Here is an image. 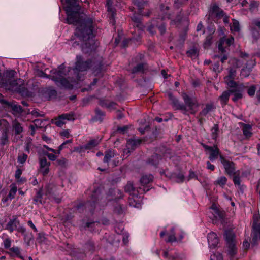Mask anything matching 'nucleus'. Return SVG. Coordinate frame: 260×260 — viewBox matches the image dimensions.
<instances>
[{"label": "nucleus", "instance_id": "obj_1", "mask_svg": "<svg viewBox=\"0 0 260 260\" xmlns=\"http://www.w3.org/2000/svg\"><path fill=\"white\" fill-rule=\"evenodd\" d=\"M64 6L67 14V22L77 25L75 33L79 41L83 42L82 50L86 48L95 49L93 30L94 25L93 19L88 17L84 13H80V7L76 0H60Z\"/></svg>", "mask_w": 260, "mask_h": 260}, {"label": "nucleus", "instance_id": "obj_2", "mask_svg": "<svg viewBox=\"0 0 260 260\" xmlns=\"http://www.w3.org/2000/svg\"><path fill=\"white\" fill-rule=\"evenodd\" d=\"M168 96L173 105L176 109L181 110L184 114H194L198 110L199 104L194 97L189 96L186 93H182V97L184 102L183 104L180 103L171 93H168Z\"/></svg>", "mask_w": 260, "mask_h": 260}, {"label": "nucleus", "instance_id": "obj_3", "mask_svg": "<svg viewBox=\"0 0 260 260\" xmlns=\"http://www.w3.org/2000/svg\"><path fill=\"white\" fill-rule=\"evenodd\" d=\"M71 70V69L70 67L66 69L64 67L63 64H62L59 66L58 70L53 69L51 70L50 76L52 77V80L58 86L66 88H71L73 86V84L71 83L73 81H69L64 78V76L67 75L66 72H70Z\"/></svg>", "mask_w": 260, "mask_h": 260}, {"label": "nucleus", "instance_id": "obj_4", "mask_svg": "<svg viewBox=\"0 0 260 260\" xmlns=\"http://www.w3.org/2000/svg\"><path fill=\"white\" fill-rule=\"evenodd\" d=\"M92 199L93 200V203H90V205L92 207L94 206L96 207L99 206H104L106 204V199L108 201L116 200L122 198V194L121 191L118 189H111L109 191L108 193L105 198L100 197L98 195V191L96 190L92 194Z\"/></svg>", "mask_w": 260, "mask_h": 260}, {"label": "nucleus", "instance_id": "obj_5", "mask_svg": "<svg viewBox=\"0 0 260 260\" xmlns=\"http://www.w3.org/2000/svg\"><path fill=\"white\" fill-rule=\"evenodd\" d=\"M16 72L14 70H11L7 73V79L4 81L2 86L6 89L14 91L20 92L22 89V86L24 85V81L21 79L14 80L13 77Z\"/></svg>", "mask_w": 260, "mask_h": 260}, {"label": "nucleus", "instance_id": "obj_6", "mask_svg": "<svg viewBox=\"0 0 260 260\" xmlns=\"http://www.w3.org/2000/svg\"><path fill=\"white\" fill-rule=\"evenodd\" d=\"M224 237L228 245L229 254L233 256L237 252L235 236L232 231L227 230L225 232Z\"/></svg>", "mask_w": 260, "mask_h": 260}, {"label": "nucleus", "instance_id": "obj_7", "mask_svg": "<svg viewBox=\"0 0 260 260\" xmlns=\"http://www.w3.org/2000/svg\"><path fill=\"white\" fill-rule=\"evenodd\" d=\"M77 61L75 64L73 71L76 74V77L78 79H80L79 76V72H83L87 70L92 65L91 61H83L81 56H77Z\"/></svg>", "mask_w": 260, "mask_h": 260}, {"label": "nucleus", "instance_id": "obj_8", "mask_svg": "<svg viewBox=\"0 0 260 260\" xmlns=\"http://www.w3.org/2000/svg\"><path fill=\"white\" fill-rule=\"evenodd\" d=\"M230 88L231 94H233L232 100L234 102H236L242 98V92L245 88L242 84H237L235 86Z\"/></svg>", "mask_w": 260, "mask_h": 260}, {"label": "nucleus", "instance_id": "obj_9", "mask_svg": "<svg viewBox=\"0 0 260 260\" xmlns=\"http://www.w3.org/2000/svg\"><path fill=\"white\" fill-rule=\"evenodd\" d=\"M234 39L233 37L226 38L225 36L221 38L219 41L218 48L221 53L226 51V49L234 43Z\"/></svg>", "mask_w": 260, "mask_h": 260}, {"label": "nucleus", "instance_id": "obj_10", "mask_svg": "<svg viewBox=\"0 0 260 260\" xmlns=\"http://www.w3.org/2000/svg\"><path fill=\"white\" fill-rule=\"evenodd\" d=\"M204 148L206 151H208L209 154V158L212 161H214L217 159L218 156H222L220 155V151L217 145H214L213 146H209L206 145H203Z\"/></svg>", "mask_w": 260, "mask_h": 260}, {"label": "nucleus", "instance_id": "obj_11", "mask_svg": "<svg viewBox=\"0 0 260 260\" xmlns=\"http://www.w3.org/2000/svg\"><path fill=\"white\" fill-rule=\"evenodd\" d=\"M74 120V114L72 113H66L60 115L58 118L54 119V124L61 127L66 123V120Z\"/></svg>", "mask_w": 260, "mask_h": 260}, {"label": "nucleus", "instance_id": "obj_12", "mask_svg": "<svg viewBox=\"0 0 260 260\" xmlns=\"http://www.w3.org/2000/svg\"><path fill=\"white\" fill-rule=\"evenodd\" d=\"M220 161L224 166L225 172L229 175L235 173V169L234 164L233 162L227 160L223 156H220Z\"/></svg>", "mask_w": 260, "mask_h": 260}, {"label": "nucleus", "instance_id": "obj_13", "mask_svg": "<svg viewBox=\"0 0 260 260\" xmlns=\"http://www.w3.org/2000/svg\"><path fill=\"white\" fill-rule=\"evenodd\" d=\"M211 213L214 217L218 220H223L225 217V212L219 209L215 204H213L210 207Z\"/></svg>", "mask_w": 260, "mask_h": 260}, {"label": "nucleus", "instance_id": "obj_14", "mask_svg": "<svg viewBox=\"0 0 260 260\" xmlns=\"http://www.w3.org/2000/svg\"><path fill=\"white\" fill-rule=\"evenodd\" d=\"M236 70L231 69L229 71V75L224 78V82L229 87L235 86L237 84L234 81L236 76Z\"/></svg>", "mask_w": 260, "mask_h": 260}, {"label": "nucleus", "instance_id": "obj_15", "mask_svg": "<svg viewBox=\"0 0 260 260\" xmlns=\"http://www.w3.org/2000/svg\"><path fill=\"white\" fill-rule=\"evenodd\" d=\"M50 163L47 161L46 158H40L39 159V166L40 172L45 176L48 174L49 172V166Z\"/></svg>", "mask_w": 260, "mask_h": 260}, {"label": "nucleus", "instance_id": "obj_16", "mask_svg": "<svg viewBox=\"0 0 260 260\" xmlns=\"http://www.w3.org/2000/svg\"><path fill=\"white\" fill-rule=\"evenodd\" d=\"M208 241L210 247L215 248L219 243V239L216 233H210L208 234Z\"/></svg>", "mask_w": 260, "mask_h": 260}, {"label": "nucleus", "instance_id": "obj_17", "mask_svg": "<svg viewBox=\"0 0 260 260\" xmlns=\"http://www.w3.org/2000/svg\"><path fill=\"white\" fill-rule=\"evenodd\" d=\"M142 140L140 139H131L127 140L126 147L127 152L129 153L131 150H134L141 143Z\"/></svg>", "mask_w": 260, "mask_h": 260}, {"label": "nucleus", "instance_id": "obj_18", "mask_svg": "<svg viewBox=\"0 0 260 260\" xmlns=\"http://www.w3.org/2000/svg\"><path fill=\"white\" fill-rule=\"evenodd\" d=\"M251 245L255 246L257 244V241L260 240V229H253L251 232Z\"/></svg>", "mask_w": 260, "mask_h": 260}, {"label": "nucleus", "instance_id": "obj_19", "mask_svg": "<svg viewBox=\"0 0 260 260\" xmlns=\"http://www.w3.org/2000/svg\"><path fill=\"white\" fill-rule=\"evenodd\" d=\"M10 252H8L12 256H15L24 260V257L21 255L20 249L18 247H13L10 248Z\"/></svg>", "mask_w": 260, "mask_h": 260}, {"label": "nucleus", "instance_id": "obj_20", "mask_svg": "<svg viewBox=\"0 0 260 260\" xmlns=\"http://www.w3.org/2000/svg\"><path fill=\"white\" fill-rule=\"evenodd\" d=\"M115 232L118 234H122V242L124 245H126L128 243V238L129 234L127 233L123 232V229H117Z\"/></svg>", "mask_w": 260, "mask_h": 260}, {"label": "nucleus", "instance_id": "obj_21", "mask_svg": "<svg viewBox=\"0 0 260 260\" xmlns=\"http://www.w3.org/2000/svg\"><path fill=\"white\" fill-rule=\"evenodd\" d=\"M252 126L249 124H243L242 131L243 135L246 138H249L252 135Z\"/></svg>", "mask_w": 260, "mask_h": 260}, {"label": "nucleus", "instance_id": "obj_22", "mask_svg": "<svg viewBox=\"0 0 260 260\" xmlns=\"http://www.w3.org/2000/svg\"><path fill=\"white\" fill-rule=\"evenodd\" d=\"M112 0H107V11L111 13V18L113 19L112 24L114 25L115 24V20H114V16H115V12H114V9L112 7Z\"/></svg>", "mask_w": 260, "mask_h": 260}, {"label": "nucleus", "instance_id": "obj_23", "mask_svg": "<svg viewBox=\"0 0 260 260\" xmlns=\"http://www.w3.org/2000/svg\"><path fill=\"white\" fill-rule=\"evenodd\" d=\"M18 226L20 225L18 217L13 216L8 223V228H16Z\"/></svg>", "mask_w": 260, "mask_h": 260}, {"label": "nucleus", "instance_id": "obj_24", "mask_svg": "<svg viewBox=\"0 0 260 260\" xmlns=\"http://www.w3.org/2000/svg\"><path fill=\"white\" fill-rule=\"evenodd\" d=\"M153 179V176L152 175H145L142 176L140 181L142 185H145L152 182Z\"/></svg>", "mask_w": 260, "mask_h": 260}, {"label": "nucleus", "instance_id": "obj_25", "mask_svg": "<svg viewBox=\"0 0 260 260\" xmlns=\"http://www.w3.org/2000/svg\"><path fill=\"white\" fill-rule=\"evenodd\" d=\"M100 140L93 139L90 141L87 144L85 145L86 149L91 150L96 147L99 143Z\"/></svg>", "mask_w": 260, "mask_h": 260}, {"label": "nucleus", "instance_id": "obj_26", "mask_svg": "<svg viewBox=\"0 0 260 260\" xmlns=\"http://www.w3.org/2000/svg\"><path fill=\"white\" fill-rule=\"evenodd\" d=\"M115 154L112 150H109L105 152L103 161L105 163H108L111 159L114 157Z\"/></svg>", "mask_w": 260, "mask_h": 260}, {"label": "nucleus", "instance_id": "obj_27", "mask_svg": "<svg viewBox=\"0 0 260 260\" xmlns=\"http://www.w3.org/2000/svg\"><path fill=\"white\" fill-rule=\"evenodd\" d=\"M252 228H260V216L259 214L253 215Z\"/></svg>", "mask_w": 260, "mask_h": 260}, {"label": "nucleus", "instance_id": "obj_28", "mask_svg": "<svg viewBox=\"0 0 260 260\" xmlns=\"http://www.w3.org/2000/svg\"><path fill=\"white\" fill-rule=\"evenodd\" d=\"M13 127L16 134H19L23 131V127L21 124L16 121L13 122Z\"/></svg>", "mask_w": 260, "mask_h": 260}, {"label": "nucleus", "instance_id": "obj_29", "mask_svg": "<svg viewBox=\"0 0 260 260\" xmlns=\"http://www.w3.org/2000/svg\"><path fill=\"white\" fill-rule=\"evenodd\" d=\"M11 189L8 194V198L12 200L15 198L17 191V187L15 184H12L10 186Z\"/></svg>", "mask_w": 260, "mask_h": 260}, {"label": "nucleus", "instance_id": "obj_30", "mask_svg": "<svg viewBox=\"0 0 260 260\" xmlns=\"http://www.w3.org/2000/svg\"><path fill=\"white\" fill-rule=\"evenodd\" d=\"M231 94L230 89L228 91H224L220 98L222 104H225L229 100V96Z\"/></svg>", "mask_w": 260, "mask_h": 260}, {"label": "nucleus", "instance_id": "obj_31", "mask_svg": "<svg viewBox=\"0 0 260 260\" xmlns=\"http://www.w3.org/2000/svg\"><path fill=\"white\" fill-rule=\"evenodd\" d=\"M227 178L224 176H220L217 178L215 184L218 185L223 187L226 183Z\"/></svg>", "mask_w": 260, "mask_h": 260}, {"label": "nucleus", "instance_id": "obj_32", "mask_svg": "<svg viewBox=\"0 0 260 260\" xmlns=\"http://www.w3.org/2000/svg\"><path fill=\"white\" fill-rule=\"evenodd\" d=\"M145 68V64L144 63H140L135 67L132 70L133 73H137L143 72Z\"/></svg>", "mask_w": 260, "mask_h": 260}, {"label": "nucleus", "instance_id": "obj_33", "mask_svg": "<svg viewBox=\"0 0 260 260\" xmlns=\"http://www.w3.org/2000/svg\"><path fill=\"white\" fill-rule=\"evenodd\" d=\"M232 32H238L240 30V24L238 21L233 19L232 24L231 26Z\"/></svg>", "mask_w": 260, "mask_h": 260}, {"label": "nucleus", "instance_id": "obj_34", "mask_svg": "<svg viewBox=\"0 0 260 260\" xmlns=\"http://www.w3.org/2000/svg\"><path fill=\"white\" fill-rule=\"evenodd\" d=\"M210 11L212 13H215L218 16H220L223 13V11H220V8L216 5H213L211 8Z\"/></svg>", "mask_w": 260, "mask_h": 260}, {"label": "nucleus", "instance_id": "obj_35", "mask_svg": "<svg viewBox=\"0 0 260 260\" xmlns=\"http://www.w3.org/2000/svg\"><path fill=\"white\" fill-rule=\"evenodd\" d=\"M11 106L13 111L16 113H20L22 111L21 106L15 104V103H12Z\"/></svg>", "mask_w": 260, "mask_h": 260}, {"label": "nucleus", "instance_id": "obj_36", "mask_svg": "<svg viewBox=\"0 0 260 260\" xmlns=\"http://www.w3.org/2000/svg\"><path fill=\"white\" fill-rule=\"evenodd\" d=\"M213 108V105L211 104H207L206 107L200 113L201 115L206 116Z\"/></svg>", "mask_w": 260, "mask_h": 260}, {"label": "nucleus", "instance_id": "obj_37", "mask_svg": "<svg viewBox=\"0 0 260 260\" xmlns=\"http://www.w3.org/2000/svg\"><path fill=\"white\" fill-rule=\"evenodd\" d=\"M159 160V156L156 154L153 156L151 160H149V163L152 165L156 166L158 164V160Z\"/></svg>", "mask_w": 260, "mask_h": 260}, {"label": "nucleus", "instance_id": "obj_38", "mask_svg": "<svg viewBox=\"0 0 260 260\" xmlns=\"http://www.w3.org/2000/svg\"><path fill=\"white\" fill-rule=\"evenodd\" d=\"M28 158L27 155L25 154H22L20 155H19L18 157V161L20 164H24L27 160Z\"/></svg>", "mask_w": 260, "mask_h": 260}, {"label": "nucleus", "instance_id": "obj_39", "mask_svg": "<svg viewBox=\"0 0 260 260\" xmlns=\"http://www.w3.org/2000/svg\"><path fill=\"white\" fill-rule=\"evenodd\" d=\"M125 191L131 192L134 189L133 184L132 182H128L125 186L124 188Z\"/></svg>", "mask_w": 260, "mask_h": 260}, {"label": "nucleus", "instance_id": "obj_40", "mask_svg": "<svg viewBox=\"0 0 260 260\" xmlns=\"http://www.w3.org/2000/svg\"><path fill=\"white\" fill-rule=\"evenodd\" d=\"M211 260H223V256L219 253H217L211 256Z\"/></svg>", "mask_w": 260, "mask_h": 260}, {"label": "nucleus", "instance_id": "obj_41", "mask_svg": "<svg viewBox=\"0 0 260 260\" xmlns=\"http://www.w3.org/2000/svg\"><path fill=\"white\" fill-rule=\"evenodd\" d=\"M132 19L133 21L137 24V26H138L139 24L141 23L140 17L136 14H134Z\"/></svg>", "mask_w": 260, "mask_h": 260}, {"label": "nucleus", "instance_id": "obj_42", "mask_svg": "<svg viewBox=\"0 0 260 260\" xmlns=\"http://www.w3.org/2000/svg\"><path fill=\"white\" fill-rule=\"evenodd\" d=\"M256 90L255 87L254 86H251L248 89L247 93L249 96H253L255 94Z\"/></svg>", "mask_w": 260, "mask_h": 260}, {"label": "nucleus", "instance_id": "obj_43", "mask_svg": "<svg viewBox=\"0 0 260 260\" xmlns=\"http://www.w3.org/2000/svg\"><path fill=\"white\" fill-rule=\"evenodd\" d=\"M218 127L216 125H215L212 128V137L214 139H216L217 137V132H218Z\"/></svg>", "mask_w": 260, "mask_h": 260}, {"label": "nucleus", "instance_id": "obj_44", "mask_svg": "<svg viewBox=\"0 0 260 260\" xmlns=\"http://www.w3.org/2000/svg\"><path fill=\"white\" fill-rule=\"evenodd\" d=\"M197 49L194 48L190 49L187 52V54L190 56H194L197 55Z\"/></svg>", "mask_w": 260, "mask_h": 260}, {"label": "nucleus", "instance_id": "obj_45", "mask_svg": "<svg viewBox=\"0 0 260 260\" xmlns=\"http://www.w3.org/2000/svg\"><path fill=\"white\" fill-rule=\"evenodd\" d=\"M4 245L5 248H10L11 245V241L9 238H7L4 241Z\"/></svg>", "mask_w": 260, "mask_h": 260}, {"label": "nucleus", "instance_id": "obj_46", "mask_svg": "<svg viewBox=\"0 0 260 260\" xmlns=\"http://www.w3.org/2000/svg\"><path fill=\"white\" fill-rule=\"evenodd\" d=\"M176 241V238L174 234L170 235L167 239L166 240V242H173Z\"/></svg>", "mask_w": 260, "mask_h": 260}, {"label": "nucleus", "instance_id": "obj_47", "mask_svg": "<svg viewBox=\"0 0 260 260\" xmlns=\"http://www.w3.org/2000/svg\"><path fill=\"white\" fill-rule=\"evenodd\" d=\"M213 70L215 72H217V73H219L221 72V71L222 70V69H221V68H220L219 62H217L214 64V67H213Z\"/></svg>", "mask_w": 260, "mask_h": 260}, {"label": "nucleus", "instance_id": "obj_48", "mask_svg": "<svg viewBox=\"0 0 260 260\" xmlns=\"http://www.w3.org/2000/svg\"><path fill=\"white\" fill-rule=\"evenodd\" d=\"M100 222H97V221H94V222H87L86 223V226L88 227V228H92L93 226H100Z\"/></svg>", "mask_w": 260, "mask_h": 260}, {"label": "nucleus", "instance_id": "obj_49", "mask_svg": "<svg viewBox=\"0 0 260 260\" xmlns=\"http://www.w3.org/2000/svg\"><path fill=\"white\" fill-rule=\"evenodd\" d=\"M75 150L79 153L84 152L85 150H86L85 145L80 146L79 147H76L75 148Z\"/></svg>", "mask_w": 260, "mask_h": 260}, {"label": "nucleus", "instance_id": "obj_50", "mask_svg": "<svg viewBox=\"0 0 260 260\" xmlns=\"http://www.w3.org/2000/svg\"><path fill=\"white\" fill-rule=\"evenodd\" d=\"M73 142V140L72 139H70V140H68L65 142H64L63 143H62L58 147V149H59V150H62L63 148H64V146L67 144L68 143H72Z\"/></svg>", "mask_w": 260, "mask_h": 260}, {"label": "nucleus", "instance_id": "obj_51", "mask_svg": "<svg viewBox=\"0 0 260 260\" xmlns=\"http://www.w3.org/2000/svg\"><path fill=\"white\" fill-rule=\"evenodd\" d=\"M250 243L246 240H245L243 242V247L245 250H247L250 247Z\"/></svg>", "mask_w": 260, "mask_h": 260}, {"label": "nucleus", "instance_id": "obj_52", "mask_svg": "<svg viewBox=\"0 0 260 260\" xmlns=\"http://www.w3.org/2000/svg\"><path fill=\"white\" fill-rule=\"evenodd\" d=\"M60 135L64 138H69L70 136V132L69 130H64L60 133Z\"/></svg>", "mask_w": 260, "mask_h": 260}, {"label": "nucleus", "instance_id": "obj_53", "mask_svg": "<svg viewBox=\"0 0 260 260\" xmlns=\"http://www.w3.org/2000/svg\"><path fill=\"white\" fill-rule=\"evenodd\" d=\"M8 142V137L6 133H4L2 137V143L3 145H5Z\"/></svg>", "mask_w": 260, "mask_h": 260}, {"label": "nucleus", "instance_id": "obj_54", "mask_svg": "<svg viewBox=\"0 0 260 260\" xmlns=\"http://www.w3.org/2000/svg\"><path fill=\"white\" fill-rule=\"evenodd\" d=\"M251 32L253 37L255 38H257L260 36V33L255 28H252Z\"/></svg>", "mask_w": 260, "mask_h": 260}, {"label": "nucleus", "instance_id": "obj_55", "mask_svg": "<svg viewBox=\"0 0 260 260\" xmlns=\"http://www.w3.org/2000/svg\"><path fill=\"white\" fill-rule=\"evenodd\" d=\"M211 40H212L211 36H209L207 38L206 40L204 43L205 47H208L211 45V44L212 43Z\"/></svg>", "mask_w": 260, "mask_h": 260}, {"label": "nucleus", "instance_id": "obj_56", "mask_svg": "<svg viewBox=\"0 0 260 260\" xmlns=\"http://www.w3.org/2000/svg\"><path fill=\"white\" fill-rule=\"evenodd\" d=\"M233 182L235 185H239L240 184V179L238 176H235L233 177Z\"/></svg>", "mask_w": 260, "mask_h": 260}, {"label": "nucleus", "instance_id": "obj_57", "mask_svg": "<svg viewBox=\"0 0 260 260\" xmlns=\"http://www.w3.org/2000/svg\"><path fill=\"white\" fill-rule=\"evenodd\" d=\"M189 179L194 178L196 179H198V177L196 175V173L193 171H190L189 176H188Z\"/></svg>", "mask_w": 260, "mask_h": 260}, {"label": "nucleus", "instance_id": "obj_58", "mask_svg": "<svg viewBox=\"0 0 260 260\" xmlns=\"http://www.w3.org/2000/svg\"><path fill=\"white\" fill-rule=\"evenodd\" d=\"M21 174H22V170L20 169H17L15 172V175L16 178L17 179H20Z\"/></svg>", "mask_w": 260, "mask_h": 260}, {"label": "nucleus", "instance_id": "obj_59", "mask_svg": "<svg viewBox=\"0 0 260 260\" xmlns=\"http://www.w3.org/2000/svg\"><path fill=\"white\" fill-rule=\"evenodd\" d=\"M46 155L50 160H55L56 158V156L53 154L46 153Z\"/></svg>", "mask_w": 260, "mask_h": 260}, {"label": "nucleus", "instance_id": "obj_60", "mask_svg": "<svg viewBox=\"0 0 260 260\" xmlns=\"http://www.w3.org/2000/svg\"><path fill=\"white\" fill-rule=\"evenodd\" d=\"M257 7V4L256 2H253L250 5V10L252 11H254L255 8Z\"/></svg>", "mask_w": 260, "mask_h": 260}, {"label": "nucleus", "instance_id": "obj_61", "mask_svg": "<svg viewBox=\"0 0 260 260\" xmlns=\"http://www.w3.org/2000/svg\"><path fill=\"white\" fill-rule=\"evenodd\" d=\"M207 169L213 171L215 169V167L213 165L211 164L210 161L207 162Z\"/></svg>", "mask_w": 260, "mask_h": 260}, {"label": "nucleus", "instance_id": "obj_62", "mask_svg": "<svg viewBox=\"0 0 260 260\" xmlns=\"http://www.w3.org/2000/svg\"><path fill=\"white\" fill-rule=\"evenodd\" d=\"M42 139L47 143H49L51 142V139L45 135L42 136Z\"/></svg>", "mask_w": 260, "mask_h": 260}, {"label": "nucleus", "instance_id": "obj_63", "mask_svg": "<svg viewBox=\"0 0 260 260\" xmlns=\"http://www.w3.org/2000/svg\"><path fill=\"white\" fill-rule=\"evenodd\" d=\"M101 222L103 225L106 226L109 225V220L106 218H103L101 220Z\"/></svg>", "mask_w": 260, "mask_h": 260}, {"label": "nucleus", "instance_id": "obj_64", "mask_svg": "<svg viewBox=\"0 0 260 260\" xmlns=\"http://www.w3.org/2000/svg\"><path fill=\"white\" fill-rule=\"evenodd\" d=\"M158 29L161 33V34H164L166 31V28L164 25H161L158 26Z\"/></svg>", "mask_w": 260, "mask_h": 260}]
</instances>
